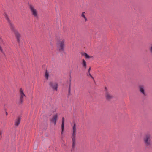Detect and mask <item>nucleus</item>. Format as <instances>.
Masks as SVG:
<instances>
[{"label": "nucleus", "instance_id": "39448f33", "mask_svg": "<svg viewBox=\"0 0 152 152\" xmlns=\"http://www.w3.org/2000/svg\"><path fill=\"white\" fill-rule=\"evenodd\" d=\"M29 9L32 15L35 18H38V14L37 10L32 5H30L29 6Z\"/></svg>", "mask_w": 152, "mask_h": 152}, {"label": "nucleus", "instance_id": "2eb2a0df", "mask_svg": "<svg viewBox=\"0 0 152 152\" xmlns=\"http://www.w3.org/2000/svg\"><path fill=\"white\" fill-rule=\"evenodd\" d=\"M82 55L83 56H84L86 58H90V56L86 53H83Z\"/></svg>", "mask_w": 152, "mask_h": 152}, {"label": "nucleus", "instance_id": "f3484780", "mask_svg": "<svg viewBox=\"0 0 152 152\" xmlns=\"http://www.w3.org/2000/svg\"><path fill=\"white\" fill-rule=\"evenodd\" d=\"M87 75L88 76H89L91 77L93 79H94V77L92 76V75H91V74L90 73V72H88V73L87 74Z\"/></svg>", "mask_w": 152, "mask_h": 152}, {"label": "nucleus", "instance_id": "7ed1b4c3", "mask_svg": "<svg viewBox=\"0 0 152 152\" xmlns=\"http://www.w3.org/2000/svg\"><path fill=\"white\" fill-rule=\"evenodd\" d=\"M10 26L11 30L14 33L15 35L17 40V42L19 43L20 41V39L21 37L20 34L15 29L14 25L12 23H10Z\"/></svg>", "mask_w": 152, "mask_h": 152}, {"label": "nucleus", "instance_id": "6e6552de", "mask_svg": "<svg viewBox=\"0 0 152 152\" xmlns=\"http://www.w3.org/2000/svg\"><path fill=\"white\" fill-rule=\"evenodd\" d=\"M57 119L58 115L57 114H56L53 116V117L50 119V122L51 123L53 124L55 126Z\"/></svg>", "mask_w": 152, "mask_h": 152}, {"label": "nucleus", "instance_id": "aec40b11", "mask_svg": "<svg viewBox=\"0 0 152 152\" xmlns=\"http://www.w3.org/2000/svg\"><path fill=\"white\" fill-rule=\"evenodd\" d=\"M91 67H90L89 69H88V72H90V71L91 70Z\"/></svg>", "mask_w": 152, "mask_h": 152}, {"label": "nucleus", "instance_id": "4468645a", "mask_svg": "<svg viewBox=\"0 0 152 152\" xmlns=\"http://www.w3.org/2000/svg\"><path fill=\"white\" fill-rule=\"evenodd\" d=\"M85 14L86 13L85 12H83L81 14V16L84 18L85 21H86L87 20V19L85 15Z\"/></svg>", "mask_w": 152, "mask_h": 152}, {"label": "nucleus", "instance_id": "1a4fd4ad", "mask_svg": "<svg viewBox=\"0 0 152 152\" xmlns=\"http://www.w3.org/2000/svg\"><path fill=\"white\" fill-rule=\"evenodd\" d=\"M20 95V101L22 102L24 98L25 97V95L22 88H20L19 90Z\"/></svg>", "mask_w": 152, "mask_h": 152}, {"label": "nucleus", "instance_id": "f257e3e1", "mask_svg": "<svg viewBox=\"0 0 152 152\" xmlns=\"http://www.w3.org/2000/svg\"><path fill=\"white\" fill-rule=\"evenodd\" d=\"M77 126L76 124L74 123L72 127V149H74L76 145V134Z\"/></svg>", "mask_w": 152, "mask_h": 152}, {"label": "nucleus", "instance_id": "20e7f679", "mask_svg": "<svg viewBox=\"0 0 152 152\" xmlns=\"http://www.w3.org/2000/svg\"><path fill=\"white\" fill-rule=\"evenodd\" d=\"M65 39L62 38L59 39L57 43V47L60 51H63L64 46Z\"/></svg>", "mask_w": 152, "mask_h": 152}, {"label": "nucleus", "instance_id": "6ab92c4d", "mask_svg": "<svg viewBox=\"0 0 152 152\" xmlns=\"http://www.w3.org/2000/svg\"><path fill=\"white\" fill-rule=\"evenodd\" d=\"M0 52L3 53V50L1 47L0 46Z\"/></svg>", "mask_w": 152, "mask_h": 152}, {"label": "nucleus", "instance_id": "dca6fc26", "mask_svg": "<svg viewBox=\"0 0 152 152\" xmlns=\"http://www.w3.org/2000/svg\"><path fill=\"white\" fill-rule=\"evenodd\" d=\"M45 78L47 79H48V77H49V73L47 71H46V72H45Z\"/></svg>", "mask_w": 152, "mask_h": 152}, {"label": "nucleus", "instance_id": "ddd939ff", "mask_svg": "<svg viewBox=\"0 0 152 152\" xmlns=\"http://www.w3.org/2000/svg\"><path fill=\"white\" fill-rule=\"evenodd\" d=\"M82 65L83 67L86 68L87 66L86 63V61L84 59L82 60Z\"/></svg>", "mask_w": 152, "mask_h": 152}, {"label": "nucleus", "instance_id": "b1692460", "mask_svg": "<svg viewBox=\"0 0 152 152\" xmlns=\"http://www.w3.org/2000/svg\"><path fill=\"white\" fill-rule=\"evenodd\" d=\"M6 115H7V112L6 113Z\"/></svg>", "mask_w": 152, "mask_h": 152}, {"label": "nucleus", "instance_id": "4be33fe9", "mask_svg": "<svg viewBox=\"0 0 152 152\" xmlns=\"http://www.w3.org/2000/svg\"><path fill=\"white\" fill-rule=\"evenodd\" d=\"M2 132L1 131H0V136H1V134H2Z\"/></svg>", "mask_w": 152, "mask_h": 152}, {"label": "nucleus", "instance_id": "a211bd4d", "mask_svg": "<svg viewBox=\"0 0 152 152\" xmlns=\"http://www.w3.org/2000/svg\"><path fill=\"white\" fill-rule=\"evenodd\" d=\"M149 51L152 56V45L149 48Z\"/></svg>", "mask_w": 152, "mask_h": 152}, {"label": "nucleus", "instance_id": "423d86ee", "mask_svg": "<svg viewBox=\"0 0 152 152\" xmlns=\"http://www.w3.org/2000/svg\"><path fill=\"white\" fill-rule=\"evenodd\" d=\"M105 94L106 99L107 100H110L113 98V96L110 94L107 87H104Z\"/></svg>", "mask_w": 152, "mask_h": 152}, {"label": "nucleus", "instance_id": "0eeeda50", "mask_svg": "<svg viewBox=\"0 0 152 152\" xmlns=\"http://www.w3.org/2000/svg\"><path fill=\"white\" fill-rule=\"evenodd\" d=\"M50 86L53 89L57 91L58 88V84L56 82H50L49 83Z\"/></svg>", "mask_w": 152, "mask_h": 152}, {"label": "nucleus", "instance_id": "9b49d317", "mask_svg": "<svg viewBox=\"0 0 152 152\" xmlns=\"http://www.w3.org/2000/svg\"><path fill=\"white\" fill-rule=\"evenodd\" d=\"M64 117L62 118V124H61V134H62L63 133V131L64 130Z\"/></svg>", "mask_w": 152, "mask_h": 152}, {"label": "nucleus", "instance_id": "9d476101", "mask_svg": "<svg viewBox=\"0 0 152 152\" xmlns=\"http://www.w3.org/2000/svg\"><path fill=\"white\" fill-rule=\"evenodd\" d=\"M139 89L140 92L144 96H146V94L145 91V87L142 85H140L139 87Z\"/></svg>", "mask_w": 152, "mask_h": 152}, {"label": "nucleus", "instance_id": "5701e85b", "mask_svg": "<svg viewBox=\"0 0 152 152\" xmlns=\"http://www.w3.org/2000/svg\"><path fill=\"white\" fill-rule=\"evenodd\" d=\"M6 18H7V19H8V17H7V15H6Z\"/></svg>", "mask_w": 152, "mask_h": 152}, {"label": "nucleus", "instance_id": "412c9836", "mask_svg": "<svg viewBox=\"0 0 152 152\" xmlns=\"http://www.w3.org/2000/svg\"><path fill=\"white\" fill-rule=\"evenodd\" d=\"M70 90V84L69 85V92Z\"/></svg>", "mask_w": 152, "mask_h": 152}, {"label": "nucleus", "instance_id": "f03ea898", "mask_svg": "<svg viewBox=\"0 0 152 152\" xmlns=\"http://www.w3.org/2000/svg\"><path fill=\"white\" fill-rule=\"evenodd\" d=\"M152 137L150 134H146L143 140L146 146L148 148L150 147L151 145V140Z\"/></svg>", "mask_w": 152, "mask_h": 152}, {"label": "nucleus", "instance_id": "f8f14e48", "mask_svg": "<svg viewBox=\"0 0 152 152\" xmlns=\"http://www.w3.org/2000/svg\"><path fill=\"white\" fill-rule=\"evenodd\" d=\"M20 120L21 118H20L18 117L17 118L15 124L16 126H18L19 125L20 121Z\"/></svg>", "mask_w": 152, "mask_h": 152}]
</instances>
